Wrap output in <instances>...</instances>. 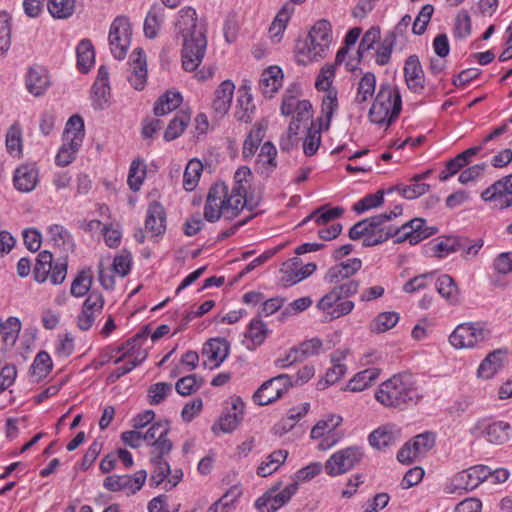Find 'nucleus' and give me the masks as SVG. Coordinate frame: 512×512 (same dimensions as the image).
Instances as JSON below:
<instances>
[{
  "instance_id": "nucleus-43",
  "label": "nucleus",
  "mask_w": 512,
  "mask_h": 512,
  "mask_svg": "<svg viewBox=\"0 0 512 512\" xmlns=\"http://www.w3.org/2000/svg\"><path fill=\"white\" fill-rule=\"evenodd\" d=\"M84 139V122L79 115L71 116L63 133V141H74L75 145H82Z\"/></svg>"
},
{
  "instance_id": "nucleus-34",
  "label": "nucleus",
  "mask_w": 512,
  "mask_h": 512,
  "mask_svg": "<svg viewBox=\"0 0 512 512\" xmlns=\"http://www.w3.org/2000/svg\"><path fill=\"white\" fill-rule=\"evenodd\" d=\"M276 156L277 150L273 143L267 141L261 146L257 157V165L262 175L268 177L275 170L277 167Z\"/></svg>"
},
{
  "instance_id": "nucleus-3",
  "label": "nucleus",
  "mask_w": 512,
  "mask_h": 512,
  "mask_svg": "<svg viewBox=\"0 0 512 512\" xmlns=\"http://www.w3.org/2000/svg\"><path fill=\"white\" fill-rule=\"evenodd\" d=\"M401 109L402 99L397 86L383 82L369 110V118L377 125L389 126L398 118Z\"/></svg>"
},
{
  "instance_id": "nucleus-48",
  "label": "nucleus",
  "mask_w": 512,
  "mask_h": 512,
  "mask_svg": "<svg viewBox=\"0 0 512 512\" xmlns=\"http://www.w3.org/2000/svg\"><path fill=\"white\" fill-rule=\"evenodd\" d=\"M189 121L190 115L188 113L183 111L178 112L166 128L164 139L166 141H172L178 138L184 132Z\"/></svg>"
},
{
  "instance_id": "nucleus-22",
  "label": "nucleus",
  "mask_w": 512,
  "mask_h": 512,
  "mask_svg": "<svg viewBox=\"0 0 512 512\" xmlns=\"http://www.w3.org/2000/svg\"><path fill=\"white\" fill-rule=\"evenodd\" d=\"M362 267V261L359 258H351L347 261L341 262L337 265L330 267L325 276L324 280L330 284H338L345 279H349Z\"/></svg>"
},
{
  "instance_id": "nucleus-28",
  "label": "nucleus",
  "mask_w": 512,
  "mask_h": 512,
  "mask_svg": "<svg viewBox=\"0 0 512 512\" xmlns=\"http://www.w3.org/2000/svg\"><path fill=\"white\" fill-rule=\"evenodd\" d=\"M230 350L228 341L224 338H214L207 341L203 348L202 354L206 356L214 365L211 368H216L224 362Z\"/></svg>"
},
{
  "instance_id": "nucleus-55",
  "label": "nucleus",
  "mask_w": 512,
  "mask_h": 512,
  "mask_svg": "<svg viewBox=\"0 0 512 512\" xmlns=\"http://www.w3.org/2000/svg\"><path fill=\"white\" fill-rule=\"evenodd\" d=\"M236 108L235 117L237 120L244 123L250 122L255 110V105L252 103V96L247 92L240 95L237 99Z\"/></svg>"
},
{
  "instance_id": "nucleus-41",
  "label": "nucleus",
  "mask_w": 512,
  "mask_h": 512,
  "mask_svg": "<svg viewBox=\"0 0 512 512\" xmlns=\"http://www.w3.org/2000/svg\"><path fill=\"white\" fill-rule=\"evenodd\" d=\"M77 66L79 70L86 73L90 70L95 61L94 48L90 40H82L76 49Z\"/></svg>"
},
{
  "instance_id": "nucleus-64",
  "label": "nucleus",
  "mask_w": 512,
  "mask_h": 512,
  "mask_svg": "<svg viewBox=\"0 0 512 512\" xmlns=\"http://www.w3.org/2000/svg\"><path fill=\"white\" fill-rule=\"evenodd\" d=\"M232 211V209H228L227 205H222L214 201L206 200L204 207V217L209 222H215L220 219L222 214L228 218V215H230Z\"/></svg>"
},
{
  "instance_id": "nucleus-13",
  "label": "nucleus",
  "mask_w": 512,
  "mask_h": 512,
  "mask_svg": "<svg viewBox=\"0 0 512 512\" xmlns=\"http://www.w3.org/2000/svg\"><path fill=\"white\" fill-rule=\"evenodd\" d=\"M291 386L289 375L280 374L265 381L254 393L253 400L260 406L269 405L281 398Z\"/></svg>"
},
{
  "instance_id": "nucleus-26",
  "label": "nucleus",
  "mask_w": 512,
  "mask_h": 512,
  "mask_svg": "<svg viewBox=\"0 0 512 512\" xmlns=\"http://www.w3.org/2000/svg\"><path fill=\"white\" fill-rule=\"evenodd\" d=\"M235 85L230 80L223 81L215 90L212 109L218 117L224 116L230 109Z\"/></svg>"
},
{
  "instance_id": "nucleus-4",
  "label": "nucleus",
  "mask_w": 512,
  "mask_h": 512,
  "mask_svg": "<svg viewBox=\"0 0 512 512\" xmlns=\"http://www.w3.org/2000/svg\"><path fill=\"white\" fill-rule=\"evenodd\" d=\"M332 42L331 24L327 20L317 21L305 41L298 47L299 61L308 63L324 58Z\"/></svg>"
},
{
  "instance_id": "nucleus-35",
  "label": "nucleus",
  "mask_w": 512,
  "mask_h": 512,
  "mask_svg": "<svg viewBox=\"0 0 512 512\" xmlns=\"http://www.w3.org/2000/svg\"><path fill=\"white\" fill-rule=\"evenodd\" d=\"M380 370L375 367L358 372L347 384L346 389L360 392L368 388L379 376Z\"/></svg>"
},
{
  "instance_id": "nucleus-49",
  "label": "nucleus",
  "mask_w": 512,
  "mask_h": 512,
  "mask_svg": "<svg viewBox=\"0 0 512 512\" xmlns=\"http://www.w3.org/2000/svg\"><path fill=\"white\" fill-rule=\"evenodd\" d=\"M430 186L426 183L419 182L417 180L412 179V183L409 185L397 184L394 187L390 188L387 192L397 191L404 198L412 200L419 196H422L429 190Z\"/></svg>"
},
{
  "instance_id": "nucleus-45",
  "label": "nucleus",
  "mask_w": 512,
  "mask_h": 512,
  "mask_svg": "<svg viewBox=\"0 0 512 512\" xmlns=\"http://www.w3.org/2000/svg\"><path fill=\"white\" fill-rule=\"evenodd\" d=\"M436 290L450 303L455 304L458 302L459 290L451 276L447 274L439 276L436 280Z\"/></svg>"
},
{
  "instance_id": "nucleus-20",
  "label": "nucleus",
  "mask_w": 512,
  "mask_h": 512,
  "mask_svg": "<svg viewBox=\"0 0 512 512\" xmlns=\"http://www.w3.org/2000/svg\"><path fill=\"white\" fill-rule=\"evenodd\" d=\"M147 473L145 470L137 471L133 476L112 475L105 478L103 486L109 491L129 490L131 493L139 491L145 483Z\"/></svg>"
},
{
  "instance_id": "nucleus-63",
  "label": "nucleus",
  "mask_w": 512,
  "mask_h": 512,
  "mask_svg": "<svg viewBox=\"0 0 512 512\" xmlns=\"http://www.w3.org/2000/svg\"><path fill=\"white\" fill-rule=\"evenodd\" d=\"M172 392V385L166 382H158L148 389V398L151 405H158L163 402Z\"/></svg>"
},
{
  "instance_id": "nucleus-47",
  "label": "nucleus",
  "mask_w": 512,
  "mask_h": 512,
  "mask_svg": "<svg viewBox=\"0 0 512 512\" xmlns=\"http://www.w3.org/2000/svg\"><path fill=\"white\" fill-rule=\"evenodd\" d=\"M344 213V209L342 207H334L331 209H326V206H322L313 211L309 216H307L299 225H304L310 220H314L318 225H324L328 222L340 217Z\"/></svg>"
},
{
  "instance_id": "nucleus-27",
  "label": "nucleus",
  "mask_w": 512,
  "mask_h": 512,
  "mask_svg": "<svg viewBox=\"0 0 512 512\" xmlns=\"http://www.w3.org/2000/svg\"><path fill=\"white\" fill-rule=\"evenodd\" d=\"M244 407L245 404L242 400L239 398L234 400L232 403V412L229 411L220 417L218 422L212 427L213 432L216 433L217 430H220L224 433H229L235 430L243 419Z\"/></svg>"
},
{
  "instance_id": "nucleus-18",
  "label": "nucleus",
  "mask_w": 512,
  "mask_h": 512,
  "mask_svg": "<svg viewBox=\"0 0 512 512\" xmlns=\"http://www.w3.org/2000/svg\"><path fill=\"white\" fill-rule=\"evenodd\" d=\"M252 179V172L249 167L241 166L234 174V185L230 192V203L234 205L236 209H243L245 206H249L252 210L254 204H250L247 198L248 188Z\"/></svg>"
},
{
  "instance_id": "nucleus-21",
  "label": "nucleus",
  "mask_w": 512,
  "mask_h": 512,
  "mask_svg": "<svg viewBox=\"0 0 512 512\" xmlns=\"http://www.w3.org/2000/svg\"><path fill=\"white\" fill-rule=\"evenodd\" d=\"M128 81L136 90H142L147 79V63L144 51L136 48L130 55Z\"/></svg>"
},
{
  "instance_id": "nucleus-62",
  "label": "nucleus",
  "mask_w": 512,
  "mask_h": 512,
  "mask_svg": "<svg viewBox=\"0 0 512 512\" xmlns=\"http://www.w3.org/2000/svg\"><path fill=\"white\" fill-rule=\"evenodd\" d=\"M75 146L76 147H74L73 140L63 141V144L60 147V149L56 155V158H55L56 164L59 166H62V167L69 165L75 159L76 153L78 152L79 148L81 147V145H75Z\"/></svg>"
},
{
  "instance_id": "nucleus-42",
  "label": "nucleus",
  "mask_w": 512,
  "mask_h": 512,
  "mask_svg": "<svg viewBox=\"0 0 512 512\" xmlns=\"http://www.w3.org/2000/svg\"><path fill=\"white\" fill-rule=\"evenodd\" d=\"M181 102L182 96L179 92L167 91L155 103L154 113L156 116H164L177 109Z\"/></svg>"
},
{
  "instance_id": "nucleus-50",
  "label": "nucleus",
  "mask_w": 512,
  "mask_h": 512,
  "mask_svg": "<svg viewBox=\"0 0 512 512\" xmlns=\"http://www.w3.org/2000/svg\"><path fill=\"white\" fill-rule=\"evenodd\" d=\"M376 77L373 73H365L359 81L355 102L362 104L366 102L375 92Z\"/></svg>"
},
{
  "instance_id": "nucleus-30",
  "label": "nucleus",
  "mask_w": 512,
  "mask_h": 512,
  "mask_svg": "<svg viewBox=\"0 0 512 512\" xmlns=\"http://www.w3.org/2000/svg\"><path fill=\"white\" fill-rule=\"evenodd\" d=\"M283 74L278 66L264 70L259 80V89L265 97L271 98L282 86Z\"/></svg>"
},
{
  "instance_id": "nucleus-17",
  "label": "nucleus",
  "mask_w": 512,
  "mask_h": 512,
  "mask_svg": "<svg viewBox=\"0 0 512 512\" xmlns=\"http://www.w3.org/2000/svg\"><path fill=\"white\" fill-rule=\"evenodd\" d=\"M317 308L325 315L326 319L333 320L350 314L354 309V302L342 299L332 288L318 301Z\"/></svg>"
},
{
  "instance_id": "nucleus-38",
  "label": "nucleus",
  "mask_w": 512,
  "mask_h": 512,
  "mask_svg": "<svg viewBox=\"0 0 512 512\" xmlns=\"http://www.w3.org/2000/svg\"><path fill=\"white\" fill-rule=\"evenodd\" d=\"M288 456L287 450H276L269 454L266 461H263L257 468V475L260 477H267L277 471L280 466L285 462Z\"/></svg>"
},
{
  "instance_id": "nucleus-12",
  "label": "nucleus",
  "mask_w": 512,
  "mask_h": 512,
  "mask_svg": "<svg viewBox=\"0 0 512 512\" xmlns=\"http://www.w3.org/2000/svg\"><path fill=\"white\" fill-rule=\"evenodd\" d=\"M282 483L278 482L255 502V507L261 512H275L287 504L298 490V484L293 482L279 491Z\"/></svg>"
},
{
  "instance_id": "nucleus-51",
  "label": "nucleus",
  "mask_w": 512,
  "mask_h": 512,
  "mask_svg": "<svg viewBox=\"0 0 512 512\" xmlns=\"http://www.w3.org/2000/svg\"><path fill=\"white\" fill-rule=\"evenodd\" d=\"M146 177V165L140 159H134L128 173V185L131 190L139 191Z\"/></svg>"
},
{
  "instance_id": "nucleus-56",
  "label": "nucleus",
  "mask_w": 512,
  "mask_h": 512,
  "mask_svg": "<svg viewBox=\"0 0 512 512\" xmlns=\"http://www.w3.org/2000/svg\"><path fill=\"white\" fill-rule=\"evenodd\" d=\"M49 235L55 245L61 246L65 251L72 250L74 242L72 236L63 226L55 224L49 227Z\"/></svg>"
},
{
  "instance_id": "nucleus-2",
  "label": "nucleus",
  "mask_w": 512,
  "mask_h": 512,
  "mask_svg": "<svg viewBox=\"0 0 512 512\" xmlns=\"http://www.w3.org/2000/svg\"><path fill=\"white\" fill-rule=\"evenodd\" d=\"M375 398L387 408L404 410L417 405L423 395L411 374L399 373L379 385Z\"/></svg>"
},
{
  "instance_id": "nucleus-5",
  "label": "nucleus",
  "mask_w": 512,
  "mask_h": 512,
  "mask_svg": "<svg viewBox=\"0 0 512 512\" xmlns=\"http://www.w3.org/2000/svg\"><path fill=\"white\" fill-rule=\"evenodd\" d=\"M337 106V94L330 92L327 97L323 98L321 108L322 117L317 119L318 125L316 122L311 123L303 143V152L306 156H313L319 149L321 131L329 128L331 118Z\"/></svg>"
},
{
  "instance_id": "nucleus-24",
  "label": "nucleus",
  "mask_w": 512,
  "mask_h": 512,
  "mask_svg": "<svg viewBox=\"0 0 512 512\" xmlns=\"http://www.w3.org/2000/svg\"><path fill=\"white\" fill-rule=\"evenodd\" d=\"M38 177L39 173L35 164H23L14 172V186L20 192H30L35 189Z\"/></svg>"
},
{
  "instance_id": "nucleus-60",
  "label": "nucleus",
  "mask_w": 512,
  "mask_h": 512,
  "mask_svg": "<svg viewBox=\"0 0 512 512\" xmlns=\"http://www.w3.org/2000/svg\"><path fill=\"white\" fill-rule=\"evenodd\" d=\"M92 285V276L90 271H81L71 284L70 292L75 297H82L90 290Z\"/></svg>"
},
{
  "instance_id": "nucleus-1",
  "label": "nucleus",
  "mask_w": 512,
  "mask_h": 512,
  "mask_svg": "<svg viewBox=\"0 0 512 512\" xmlns=\"http://www.w3.org/2000/svg\"><path fill=\"white\" fill-rule=\"evenodd\" d=\"M438 228L427 226L423 218H414L401 226L389 224V216L375 215L354 224L349 230L352 240L363 239L364 247H373L395 237V243L408 241L411 245L436 234Z\"/></svg>"
},
{
  "instance_id": "nucleus-15",
  "label": "nucleus",
  "mask_w": 512,
  "mask_h": 512,
  "mask_svg": "<svg viewBox=\"0 0 512 512\" xmlns=\"http://www.w3.org/2000/svg\"><path fill=\"white\" fill-rule=\"evenodd\" d=\"M487 337V332L479 323H463L449 336L451 345L455 348H472L483 342Z\"/></svg>"
},
{
  "instance_id": "nucleus-40",
  "label": "nucleus",
  "mask_w": 512,
  "mask_h": 512,
  "mask_svg": "<svg viewBox=\"0 0 512 512\" xmlns=\"http://www.w3.org/2000/svg\"><path fill=\"white\" fill-rule=\"evenodd\" d=\"M342 423L340 415L331 414L325 419L319 420L311 430V438L319 439L325 435H337L335 429Z\"/></svg>"
},
{
  "instance_id": "nucleus-44",
  "label": "nucleus",
  "mask_w": 512,
  "mask_h": 512,
  "mask_svg": "<svg viewBox=\"0 0 512 512\" xmlns=\"http://www.w3.org/2000/svg\"><path fill=\"white\" fill-rule=\"evenodd\" d=\"M164 20V10L160 6L152 7L144 21V33L145 36L153 39L157 36L158 31Z\"/></svg>"
},
{
  "instance_id": "nucleus-6",
  "label": "nucleus",
  "mask_w": 512,
  "mask_h": 512,
  "mask_svg": "<svg viewBox=\"0 0 512 512\" xmlns=\"http://www.w3.org/2000/svg\"><path fill=\"white\" fill-rule=\"evenodd\" d=\"M207 49L205 29H197L183 37L181 51L182 67L185 71H195L202 63Z\"/></svg>"
},
{
  "instance_id": "nucleus-31",
  "label": "nucleus",
  "mask_w": 512,
  "mask_h": 512,
  "mask_svg": "<svg viewBox=\"0 0 512 512\" xmlns=\"http://www.w3.org/2000/svg\"><path fill=\"white\" fill-rule=\"evenodd\" d=\"M399 436V430L393 426H382L374 430L369 435V443L377 449H385L396 444Z\"/></svg>"
},
{
  "instance_id": "nucleus-53",
  "label": "nucleus",
  "mask_w": 512,
  "mask_h": 512,
  "mask_svg": "<svg viewBox=\"0 0 512 512\" xmlns=\"http://www.w3.org/2000/svg\"><path fill=\"white\" fill-rule=\"evenodd\" d=\"M204 380L196 374H190L180 378L175 384V390L181 396H188L201 388Z\"/></svg>"
},
{
  "instance_id": "nucleus-29",
  "label": "nucleus",
  "mask_w": 512,
  "mask_h": 512,
  "mask_svg": "<svg viewBox=\"0 0 512 512\" xmlns=\"http://www.w3.org/2000/svg\"><path fill=\"white\" fill-rule=\"evenodd\" d=\"M145 229L152 236H158L165 232L166 213L164 207L159 202H153L149 205L145 220Z\"/></svg>"
},
{
  "instance_id": "nucleus-54",
  "label": "nucleus",
  "mask_w": 512,
  "mask_h": 512,
  "mask_svg": "<svg viewBox=\"0 0 512 512\" xmlns=\"http://www.w3.org/2000/svg\"><path fill=\"white\" fill-rule=\"evenodd\" d=\"M399 321V314L396 312H383L370 324V330L374 333H383L393 328Z\"/></svg>"
},
{
  "instance_id": "nucleus-23",
  "label": "nucleus",
  "mask_w": 512,
  "mask_h": 512,
  "mask_svg": "<svg viewBox=\"0 0 512 512\" xmlns=\"http://www.w3.org/2000/svg\"><path fill=\"white\" fill-rule=\"evenodd\" d=\"M50 86L48 71L42 66H32L26 75V88L34 96L43 95Z\"/></svg>"
},
{
  "instance_id": "nucleus-46",
  "label": "nucleus",
  "mask_w": 512,
  "mask_h": 512,
  "mask_svg": "<svg viewBox=\"0 0 512 512\" xmlns=\"http://www.w3.org/2000/svg\"><path fill=\"white\" fill-rule=\"evenodd\" d=\"M466 246V238L443 237L434 245V255L441 258L449 253L460 251Z\"/></svg>"
},
{
  "instance_id": "nucleus-32",
  "label": "nucleus",
  "mask_w": 512,
  "mask_h": 512,
  "mask_svg": "<svg viewBox=\"0 0 512 512\" xmlns=\"http://www.w3.org/2000/svg\"><path fill=\"white\" fill-rule=\"evenodd\" d=\"M268 334L269 330L267 325L260 318L252 319L245 333L247 348L254 350L256 347L262 345Z\"/></svg>"
},
{
  "instance_id": "nucleus-36",
  "label": "nucleus",
  "mask_w": 512,
  "mask_h": 512,
  "mask_svg": "<svg viewBox=\"0 0 512 512\" xmlns=\"http://www.w3.org/2000/svg\"><path fill=\"white\" fill-rule=\"evenodd\" d=\"M176 28L179 30V33H181L182 37L193 33L197 29H204L202 25L197 23L196 11L191 7H185L179 11Z\"/></svg>"
},
{
  "instance_id": "nucleus-39",
  "label": "nucleus",
  "mask_w": 512,
  "mask_h": 512,
  "mask_svg": "<svg viewBox=\"0 0 512 512\" xmlns=\"http://www.w3.org/2000/svg\"><path fill=\"white\" fill-rule=\"evenodd\" d=\"M207 200L227 205L228 209H232V213L228 215L229 219L236 217L242 211V209H236L234 205L230 203V193H228V188L225 183H215L208 192Z\"/></svg>"
},
{
  "instance_id": "nucleus-33",
  "label": "nucleus",
  "mask_w": 512,
  "mask_h": 512,
  "mask_svg": "<svg viewBox=\"0 0 512 512\" xmlns=\"http://www.w3.org/2000/svg\"><path fill=\"white\" fill-rule=\"evenodd\" d=\"M504 352L495 350L489 353L481 362L477 376L482 379H491L503 367Z\"/></svg>"
},
{
  "instance_id": "nucleus-57",
  "label": "nucleus",
  "mask_w": 512,
  "mask_h": 512,
  "mask_svg": "<svg viewBox=\"0 0 512 512\" xmlns=\"http://www.w3.org/2000/svg\"><path fill=\"white\" fill-rule=\"evenodd\" d=\"M384 194L385 191L380 189L374 194L366 195L354 204L353 210L358 214H362L370 209L382 206L384 203Z\"/></svg>"
},
{
  "instance_id": "nucleus-8",
  "label": "nucleus",
  "mask_w": 512,
  "mask_h": 512,
  "mask_svg": "<svg viewBox=\"0 0 512 512\" xmlns=\"http://www.w3.org/2000/svg\"><path fill=\"white\" fill-rule=\"evenodd\" d=\"M364 457L362 449L350 446L333 453L325 462L324 469L331 477L339 476L359 465Z\"/></svg>"
},
{
  "instance_id": "nucleus-7",
  "label": "nucleus",
  "mask_w": 512,
  "mask_h": 512,
  "mask_svg": "<svg viewBox=\"0 0 512 512\" xmlns=\"http://www.w3.org/2000/svg\"><path fill=\"white\" fill-rule=\"evenodd\" d=\"M33 274L35 280L39 283L49 279L54 285L61 284L67 274V258H60L53 263L51 252L44 250L37 256Z\"/></svg>"
},
{
  "instance_id": "nucleus-9",
  "label": "nucleus",
  "mask_w": 512,
  "mask_h": 512,
  "mask_svg": "<svg viewBox=\"0 0 512 512\" xmlns=\"http://www.w3.org/2000/svg\"><path fill=\"white\" fill-rule=\"evenodd\" d=\"M470 433L475 438H485L491 444L502 445L510 439L512 427L505 421H491L483 418L475 423Z\"/></svg>"
},
{
  "instance_id": "nucleus-10",
  "label": "nucleus",
  "mask_w": 512,
  "mask_h": 512,
  "mask_svg": "<svg viewBox=\"0 0 512 512\" xmlns=\"http://www.w3.org/2000/svg\"><path fill=\"white\" fill-rule=\"evenodd\" d=\"M131 25L127 17L119 16L114 19L109 30V47L115 59L125 58L131 44Z\"/></svg>"
},
{
  "instance_id": "nucleus-59",
  "label": "nucleus",
  "mask_w": 512,
  "mask_h": 512,
  "mask_svg": "<svg viewBox=\"0 0 512 512\" xmlns=\"http://www.w3.org/2000/svg\"><path fill=\"white\" fill-rule=\"evenodd\" d=\"M53 364L46 351H40L31 366V373L38 379L44 378L52 370Z\"/></svg>"
},
{
  "instance_id": "nucleus-19",
  "label": "nucleus",
  "mask_w": 512,
  "mask_h": 512,
  "mask_svg": "<svg viewBox=\"0 0 512 512\" xmlns=\"http://www.w3.org/2000/svg\"><path fill=\"white\" fill-rule=\"evenodd\" d=\"M104 306V299L99 292H91L83 303L81 313L77 317V326L82 331L89 330L96 314H100Z\"/></svg>"
},
{
  "instance_id": "nucleus-11",
  "label": "nucleus",
  "mask_w": 512,
  "mask_h": 512,
  "mask_svg": "<svg viewBox=\"0 0 512 512\" xmlns=\"http://www.w3.org/2000/svg\"><path fill=\"white\" fill-rule=\"evenodd\" d=\"M170 425L168 421L153 423L143 432L144 442L150 445L149 456L169 455L173 449V442L168 438Z\"/></svg>"
},
{
  "instance_id": "nucleus-61",
  "label": "nucleus",
  "mask_w": 512,
  "mask_h": 512,
  "mask_svg": "<svg viewBox=\"0 0 512 512\" xmlns=\"http://www.w3.org/2000/svg\"><path fill=\"white\" fill-rule=\"evenodd\" d=\"M146 356V351L139 352L132 360H129L123 366L118 367L116 370L111 372L107 377V381L109 383H115L122 376L136 368L146 358Z\"/></svg>"
},
{
  "instance_id": "nucleus-14",
  "label": "nucleus",
  "mask_w": 512,
  "mask_h": 512,
  "mask_svg": "<svg viewBox=\"0 0 512 512\" xmlns=\"http://www.w3.org/2000/svg\"><path fill=\"white\" fill-rule=\"evenodd\" d=\"M491 474V469L485 465L472 466L453 476L450 482V491H470L477 488Z\"/></svg>"
},
{
  "instance_id": "nucleus-16",
  "label": "nucleus",
  "mask_w": 512,
  "mask_h": 512,
  "mask_svg": "<svg viewBox=\"0 0 512 512\" xmlns=\"http://www.w3.org/2000/svg\"><path fill=\"white\" fill-rule=\"evenodd\" d=\"M481 198L492 202L495 208L505 209L512 206V173L504 176L481 193Z\"/></svg>"
},
{
  "instance_id": "nucleus-52",
  "label": "nucleus",
  "mask_w": 512,
  "mask_h": 512,
  "mask_svg": "<svg viewBox=\"0 0 512 512\" xmlns=\"http://www.w3.org/2000/svg\"><path fill=\"white\" fill-rule=\"evenodd\" d=\"M47 8L52 17L66 19L75 10V0H48Z\"/></svg>"
},
{
  "instance_id": "nucleus-58",
  "label": "nucleus",
  "mask_w": 512,
  "mask_h": 512,
  "mask_svg": "<svg viewBox=\"0 0 512 512\" xmlns=\"http://www.w3.org/2000/svg\"><path fill=\"white\" fill-rule=\"evenodd\" d=\"M202 172V164L198 160H191L188 162L184 175H183V187L187 191H192L200 178Z\"/></svg>"
},
{
  "instance_id": "nucleus-37",
  "label": "nucleus",
  "mask_w": 512,
  "mask_h": 512,
  "mask_svg": "<svg viewBox=\"0 0 512 512\" xmlns=\"http://www.w3.org/2000/svg\"><path fill=\"white\" fill-rule=\"evenodd\" d=\"M168 455L149 456L150 464L153 466V472L150 477L151 485L158 487L171 474V468L166 460Z\"/></svg>"
},
{
  "instance_id": "nucleus-25",
  "label": "nucleus",
  "mask_w": 512,
  "mask_h": 512,
  "mask_svg": "<svg viewBox=\"0 0 512 512\" xmlns=\"http://www.w3.org/2000/svg\"><path fill=\"white\" fill-rule=\"evenodd\" d=\"M404 75L411 91L419 93L424 89V72L418 56L411 55L406 59Z\"/></svg>"
}]
</instances>
